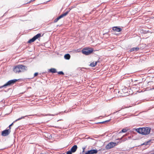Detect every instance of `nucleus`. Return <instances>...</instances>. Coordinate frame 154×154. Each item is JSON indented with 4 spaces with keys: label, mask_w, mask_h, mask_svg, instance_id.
<instances>
[{
    "label": "nucleus",
    "mask_w": 154,
    "mask_h": 154,
    "mask_svg": "<svg viewBox=\"0 0 154 154\" xmlns=\"http://www.w3.org/2000/svg\"><path fill=\"white\" fill-rule=\"evenodd\" d=\"M49 70V72H51L52 73H55L57 72L56 69L54 68H51Z\"/></svg>",
    "instance_id": "12"
},
{
    "label": "nucleus",
    "mask_w": 154,
    "mask_h": 154,
    "mask_svg": "<svg viewBox=\"0 0 154 154\" xmlns=\"http://www.w3.org/2000/svg\"><path fill=\"white\" fill-rule=\"evenodd\" d=\"M72 152H72L71 150L70 149L66 152V154H72Z\"/></svg>",
    "instance_id": "19"
},
{
    "label": "nucleus",
    "mask_w": 154,
    "mask_h": 154,
    "mask_svg": "<svg viewBox=\"0 0 154 154\" xmlns=\"http://www.w3.org/2000/svg\"><path fill=\"white\" fill-rule=\"evenodd\" d=\"M64 57L65 59L66 60H69L70 57V56L69 54H66L64 56Z\"/></svg>",
    "instance_id": "13"
},
{
    "label": "nucleus",
    "mask_w": 154,
    "mask_h": 154,
    "mask_svg": "<svg viewBox=\"0 0 154 154\" xmlns=\"http://www.w3.org/2000/svg\"><path fill=\"white\" fill-rule=\"evenodd\" d=\"M77 149V146L76 145H74L71 148L70 150L73 152H75Z\"/></svg>",
    "instance_id": "10"
},
{
    "label": "nucleus",
    "mask_w": 154,
    "mask_h": 154,
    "mask_svg": "<svg viewBox=\"0 0 154 154\" xmlns=\"http://www.w3.org/2000/svg\"><path fill=\"white\" fill-rule=\"evenodd\" d=\"M2 88H1V86L0 87V89Z\"/></svg>",
    "instance_id": "30"
},
{
    "label": "nucleus",
    "mask_w": 154,
    "mask_h": 154,
    "mask_svg": "<svg viewBox=\"0 0 154 154\" xmlns=\"http://www.w3.org/2000/svg\"><path fill=\"white\" fill-rule=\"evenodd\" d=\"M151 141V140H149L147 141V142H145L144 143H143L142 144V145H147L148 144V143H149Z\"/></svg>",
    "instance_id": "16"
},
{
    "label": "nucleus",
    "mask_w": 154,
    "mask_h": 154,
    "mask_svg": "<svg viewBox=\"0 0 154 154\" xmlns=\"http://www.w3.org/2000/svg\"><path fill=\"white\" fill-rule=\"evenodd\" d=\"M151 128L149 127L139 128L136 129V131L139 134L143 135L149 134Z\"/></svg>",
    "instance_id": "1"
},
{
    "label": "nucleus",
    "mask_w": 154,
    "mask_h": 154,
    "mask_svg": "<svg viewBox=\"0 0 154 154\" xmlns=\"http://www.w3.org/2000/svg\"><path fill=\"white\" fill-rule=\"evenodd\" d=\"M57 73H58V74H60V75H63L64 74V73L62 71L58 72H57Z\"/></svg>",
    "instance_id": "21"
},
{
    "label": "nucleus",
    "mask_w": 154,
    "mask_h": 154,
    "mask_svg": "<svg viewBox=\"0 0 154 154\" xmlns=\"http://www.w3.org/2000/svg\"><path fill=\"white\" fill-rule=\"evenodd\" d=\"M27 116H22V117H21V118H20L18 119H16V120H15L10 125H9V129H10L11 127V126H12V125H13L14 123L15 122H16L18 121H19V120H20L21 119H24L25 117H27Z\"/></svg>",
    "instance_id": "9"
},
{
    "label": "nucleus",
    "mask_w": 154,
    "mask_h": 154,
    "mask_svg": "<svg viewBox=\"0 0 154 154\" xmlns=\"http://www.w3.org/2000/svg\"><path fill=\"white\" fill-rule=\"evenodd\" d=\"M127 131V130L125 128V129H123L121 131H120L119 132V133H121L122 132H123V133H125Z\"/></svg>",
    "instance_id": "17"
},
{
    "label": "nucleus",
    "mask_w": 154,
    "mask_h": 154,
    "mask_svg": "<svg viewBox=\"0 0 154 154\" xmlns=\"http://www.w3.org/2000/svg\"><path fill=\"white\" fill-rule=\"evenodd\" d=\"M117 145V143H116L111 142L109 143L106 146L105 148L106 149H108L112 148L115 146Z\"/></svg>",
    "instance_id": "5"
},
{
    "label": "nucleus",
    "mask_w": 154,
    "mask_h": 154,
    "mask_svg": "<svg viewBox=\"0 0 154 154\" xmlns=\"http://www.w3.org/2000/svg\"><path fill=\"white\" fill-rule=\"evenodd\" d=\"M41 36V34L40 33H38L35 36H34L31 39H29L28 41V43H31L35 41L36 39Z\"/></svg>",
    "instance_id": "6"
},
{
    "label": "nucleus",
    "mask_w": 154,
    "mask_h": 154,
    "mask_svg": "<svg viewBox=\"0 0 154 154\" xmlns=\"http://www.w3.org/2000/svg\"><path fill=\"white\" fill-rule=\"evenodd\" d=\"M134 49H135V51H138L139 49V48L138 47L135 48Z\"/></svg>",
    "instance_id": "23"
},
{
    "label": "nucleus",
    "mask_w": 154,
    "mask_h": 154,
    "mask_svg": "<svg viewBox=\"0 0 154 154\" xmlns=\"http://www.w3.org/2000/svg\"><path fill=\"white\" fill-rule=\"evenodd\" d=\"M97 149H92L87 151L85 154H94L97 153Z\"/></svg>",
    "instance_id": "8"
},
{
    "label": "nucleus",
    "mask_w": 154,
    "mask_h": 154,
    "mask_svg": "<svg viewBox=\"0 0 154 154\" xmlns=\"http://www.w3.org/2000/svg\"><path fill=\"white\" fill-rule=\"evenodd\" d=\"M59 16L60 17V19L64 17L63 16V15H62V14L61 15H60Z\"/></svg>",
    "instance_id": "26"
},
{
    "label": "nucleus",
    "mask_w": 154,
    "mask_h": 154,
    "mask_svg": "<svg viewBox=\"0 0 154 154\" xmlns=\"http://www.w3.org/2000/svg\"><path fill=\"white\" fill-rule=\"evenodd\" d=\"M84 151H85V150H83V152H84Z\"/></svg>",
    "instance_id": "29"
},
{
    "label": "nucleus",
    "mask_w": 154,
    "mask_h": 154,
    "mask_svg": "<svg viewBox=\"0 0 154 154\" xmlns=\"http://www.w3.org/2000/svg\"><path fill=\"white\" fill-rule=\"evenodd\" d=\"M17 81V80L16 79H14L8 81L6 84L4 85L1 86V88L6 87L7 86H10L14 84L15 82Z\"/></svg>",
    "instance_id": "3"
},
{
    "label": "nucleus",
    "mask_w": 154,
    "mask_h": 154,
    "mask_svg": "<svg viewBox=\"0 0 154 154\" xmlns=\"http://www.w3.org/2000/svg\"><path fill=\"white\" fill-rule=\"evenodd\" d=\"M97 63V62H93L90 64V66L91 67H94L96 65Z\"/></svg>",
    "instance_id": "14"
},
{
    "label": "nucleus",
    "mask_w": 154,
    "mask_h": 154,
    "mask_svg": "<svg viewBox=\"0 0 154 154\" xmlns=\"http://www.w3.org/2000/svg\"><path fill=\"white\" fill-rule=\"evenodd\" d=\"M112 30L114 31H116L117 32H120L122 30V29L116 26L113 27V28Z\"/></svg>",
    "instance_id": "11"
},
{
    "label": "nucleus",
    "mask_w": 154,
    "mask_h": 154,
    "mask_svg": "<svg viewBox=\"0 0 154 154\" xmlns=\"http://www.w3.org/2000/svg\"><path fill=\"white\" fill-rule=\"evenodd\" d=\"M11 132L10 129H6L2 132V135L3 136H6L9 134Z\"/></svg>",
    "instance_id": "7"
},
{
    "label": "nucleus",
    "mask_w": 154,
    "mask_h": 154,
    "mask_svg": "<svg viewBox=\"0 0 154 154\" xmlns=\"http://www.w3.org/2000/svg\"><path fill=\"white\" fill-rule=\"evenodd\" d=\"M110 119L108 120H107L105 121H103V122H100L99 123H100L103 124V123H104L105 122H109L110 121Z\"/></svg>",
    "instance_id": "20"
},
{
    "label": "nucleus",
    "mask_w": 154,
    "mask_h": 154,
    "mask_svg": "<svg viewBox=\"0 0 154 154\" xmlns=\"http://www.w3.org/2000/svg\"><path fill=\"white\" fill-rule=\"evenodd\" d=\"M82 149L83 150H85V147H83Z\"/></svg>",
    "instance_id": "28"
},
{
    "label": "nucleus",
    "mask_w": 154,
    "mask_h": 154,
    "mask_svg": "<svg viewBox=\"0 0 154 154\" xmlns=\"http://www.w3.org/2000/svg\"><path fill=\"white\" fill-rule=\"evenodd\" d=\"M57 114H42V115L43 116H54L55 115H57Z\"/></svg>",
    "instance_id": "15"
},
{
    "label": "nucleus",
    "mask_w": 154,
    "mask_h": 154,
    "mask_svg": "<svg viewBox=\"0 0 154 154\" xmlns=\"http://www.w3.org/2000/svg\"><path fill=\"white\" fill-rule=\"evenodd\" d=\"M135 47L134 48H131L130 50V51L131 52H132V51H135Z\"/></svg>",
    "instance_id": "22"
},
{
    "label": "nucleus",
    "mask_w": 154,
    "mask_h": 154,
    "mask_svg": "<svg viewBox=\"0 0 154 154\" xmlns=\"http://www.w3.org/2000/svg\"><path fill=\"white\" fill-rule=\"evenodd\" d=\"M58 20H59L57 18L54 20V22L55 23L57 22Z\"/></svg>",
    "instance_id": "24"
},
{
    "label": "nucleus",
    "mask_w": 154,
    "mask_h": 154,
    "mask_svg": "<svg viewBox=\"0 0 154 154\" xmlns=\"http://www.w3.org/2000/svg\"><path fill=\"white\" fill-rule=\"evenodd\" d=\"M38 72H36L34 74V76L35 77L38 75Z\"/></svg>",
    "instance_id": "25"
},
{
    "label": "nucleus",
    "mask_w": 154,
    "mask_h": 154,
    "mask_svg": "<svg viewBox=\"0 0 154 154\" xmlns=\"http://www.w3.org/2000/svg\"><path fill=\"white\" fill-rule=\"evenodd\" d=\"M92 49L89 48H87L83 49L82 51V53L86 55H88L91 54L93 51Z\"/></svg>",
    "instance_id": "4"
},
{
    "label": "nucleus",
    "mask_w": 154,
    "mask_h": 154,
    "mask_svg": "<svg viewBox=\"0 0 154 154\" xmlns=\"http://www.w3.org/2000/svg\"><path fill=\"white\" fill-rule=\"evenodd\" d=\"M68 13H69V11H67L65 13L62 14V15H63V17H64V16H66L68 14Z\"/></svg>",
    "instance_id": "18"
},
{
    "label": "nucleus",
    "mask_w": 154,
    "mask_h": 154,
    "mask_svg": "<svg viewBox=\"0 0 154 154\" xmlns=\"http://www.w3.org/2000/svg\"><path fill=\"white\" fill-rule=\"evenodd\" d=\"M57 18L58 19V20H59V19H60V17L59 16Z\"/></svg>",
    "instance_id": "27"
},
{
    "label": "nucleus",
    "mask_w": 154,
    "mask_h": 154,
    "mask_svg": "<svg viewBox=\"0 0 154 154\" xmlns=\"http://www.w3.org/2000/svg\"><path fill=\"white\" fill-rule=\"evenodd\" d=\"M27 67L22 65H19L15 67L14 68V72L16 73L23 72L27 70Z\"/></svg>",
    "instance_id": "2"
}]
</instances>
